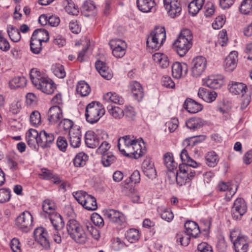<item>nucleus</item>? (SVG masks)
I'll return each mask as SVG.
<instances>
[{"instance_id":"nucleus-39","label":"nucleus","mask_w":252,"mask_h":252,"mask_svg":"<svg viewBox=\"0 0 252 252\" xmlns=\"http://www.w3.org/2000/svg\"><path fill=\"white\" fill-rule=\"evenodd\" d=\"M82 206L86 210L94 211L97 209V203L96 199L93 196L88 195Z\"/></svg>"},{"instance_id":"nucleus-2","label":"nucleus","mask_w":252,"mask_h":252,"mask_svg":"<svg viewBox=\"0 0 252 252\" xmlns=\"http://www.w3.org/2000/svg\"><path fill=\"white\" fill-rule=\"evenodd\" d=\"M192 34L189 29L183 30L173 43V48L180 56H185L192 46Z\"/></svg>"},{"instance_id":"nucleus-13","label":"nucleus","mask_w":252,"mask_h":252,"mask_svg":"<svg viewBox=\"0 0 252 252\" xmlns=\"http://www.w3.org/2000/svg\"><path fill=\"white\" fill-rule=\"evenodd\" d=\"M112 54L117 58L123 57L126 53V43L119 39L112 40L109 43Z\"/></svg>"},{"instance_id":"nucleus-8","label":"nucleus","mask_w":252,"mask_h":252,"mask_svg":"<svg viewBox=\"0 0 252 252\" xmlns=\"http://www.w3.org/2000/svg\"><path fill=\"white\" fill-rule=\"evenodd\" d=\"M34 236L35 241L45 249H48L50 247L49 238L47 230L39 227L34 230Z\"/></svg>"},{"instance_id":"nucleus-7","label":"nucleus","mask_w":252,"mask_h":252,"mask_svg":"<svg viewBox=\"0 0 252 252\" xmlns=\"http://www.w3.org/2000/svg\"><path fill=\"white\" fill-rule=\"evenodd\" d=\"M32 223V217L28 211L21 213L17 218L15 224L23 232H27L30 230Z\"/></svg>"},{"instance_id":"nucleus-33","label":"nucleus","mask_w":252,"mask_h":252,"mask_svg":"<svg viewBox=\"0 0 252 252\" xmlns=\"http://www.w3.org/2000/svg\"><path fill=\"white\" fill-rule=\"evenodd\" d=\"M27 80L23 76L15 77L9 82V86L11 89L22 88L26 86Z\"/></svg>"},{"instance_id":"nucleus-19","label":"nucleus","mask_w":252,"mask_h":252,"mask_svg":"<svg viewBox=\"0 0 252 252\" xmlns=\"http://www.w3.org/2000/svg\"><path fill=\"white\" fill-rule=\"evenodd\" d=\"M237 55V52L233 51L231 52L229 55L225 58L224 66L226 71H231L235 68L238 61Z\"/></svg>"},{"instance_id":"nucleus-4","label":"nucleus","mask_w":252,"mask_h":252,"mask_svg":"<svg viewBox=\"0 0 252 252\" xmlns=\"http://www.w3.org/2000/svg\"><path fill=\"white\" fill-rule=\"evenodd\" d=\"M49 39V32L47 30L42 29L35 30L31 38L30 48L31 51L35 54H39L42 49V42H46Z\"/></svg>"},{"instance_id":"nucleus-32","label":"nucleus","mask_w":252,"mask_h":252,"mask_svg":"<svg viewBox=\"0 0 252 252\" xmlns=\"http://www.w3.org/2000/svg\"><path fill=\"white\" fill-rule=\"evenodd\" d=\"M205 158L206 164L211 167L216 166L219 161V156L214 151L208 152L205 156Z\"/></svg>"},{"instance_id":"nucleus-45","label":"nucleus","mask_w":252,"mask_h":252,"mask_svg":"<svg viewBox=\"0 0 252 252\" xmlns=\"http://www.w3.org/2000/svg\"><path fill=\"white\" fill-rule=\"evenodd\" d=\"M239 10L241 13L245 15L252 14V0H244Z\"/></svg>"},{"instance_id":"nucleus-6","label":"nucleus","mask_w":252,"mask_h":252,"mask_svg":"<svg viewBox=\"0 0 252 252\" xmlns=\"http://www.w3.org/2000/svg\"><path fill=\"white\" fill-rule=\"evenodd\" d=\"M166 38L164 28H156L152 31L147 38V46L152 50H158Z\"/></svg>"},{"instance_id":"nucleus-23","label":"nucleus","mask_w":252,"mask_h":252,"mask_svg":"<svg viewBox=\"0 0 252 252\" xmlns=\"http://www.w3.org/2000/svg\"><path fill=\"white\" fill-rule=\"evenodd\" d=\"M95 68L100 75L104 78L110 80L113 77L111 70L109 69L104 62L97 61L95 63Z\"/></svg>"},{"instance_id":"nucleus-25","label":"nucleus","mask_w":252,"mask_h":252,"mask_svg":"<svg viewBox=\"0 0 252 252\" xmlns=\"http://www.w3.org/2000/svg\"><path fill=\"white\" fill-rule=\"evenodd\" d=\"M185 109L190 113H196L202 110V105L191 98L187 99L184 103Z\"/></svg>"},{"instance_id":"nucleus-44","label":"nucleus","mask_w":252,"mask_h":252,"mask_svg":"<svg viewBox=\"0 0 252 252\" xmlns=\"http://www.w3.org/2000/svg\"><path fill=\"white\" fill-rule=\"evenodd\" d=\"M206 138L205 135H197L193 136L189 138H187L184 141V144L186 147H193L198 143L204 141Z\"/></svg>"},{"instance_id":"nucleus-42","label":"nucleus","mask_w":252,"mask_h":252,"mask_svg":"<svg viewBox=\"0 0 252 252\" xmlns=\"http://www.w3.org/2000/svg\"><path fill=\"white\" fill-rule=\"evenodd\" d=\"M7 32L10 39L14 42H18L21 38V34L19 30L12 25H8Z\"/></svg>"},{"instance_id":"nucleus-58","label":"nucleus","mask_w":252,"mask_h":252,"mask_svg":"<svg viewBox=\"0 0 252 252\" xmlns=\"http://www.w3.org/2000/svg\"><path fill=\"white\" fill-rule=\"evenodd\" d=\"M54 74L60 78L65 77L66 73L64 71V67L60 64H56L53 69Z\"/></svg>"},{"instance_id":"nucleus-36","label":"nucleus","mask_w":252,"mask_h":252,"mask_svg":"<svg viewBox=\"0 0 252 252\" xmlns=\"http://www.w3.org/2000/svg\"><path fill=\"white\" fill-rule=\"evenodd\" d=\"M233 246L236 252H247L249 244L247 237L240 239L239 241L234 243Z\"/></svg>"},{"instance_id":"nucleus-34","label":"nucleus","mask_w":252,"mask_h":252,"mask_svg":"<svg viewBox=\"0 0 252 252\" xmlns=\"http://www.w3.org/2000/svg\"><path fill=\"white\" fill-rule=\"evenodd\" d=\"M76 91L81 96H86L90 93L91 88L86 82L81 81L76 86Z\"/></svg>"},{"instance_id":"nucleus-3","label":"nucleus","mask_w":252,"mask_h":252,"mask_svg":"<svg viewBox=\"0 0 252 252\" xmlns=\"http://www.w3.org/2000/svg\"><path fill=\"white\" fill-rule=\"evenodd\" d=\"M67 233L76 242L84 244L87 240L86 234L80 223L74 219L70 220L66 225Z\"/></svg>"},{"instance_id":"nucleus-38","label":"nucleus","mask_w":252,"mask_h":252,"mask_svg":"<svg viewBox=\"0 0 252 252\" xmlns=\"http://www.w3.org/2000/svg\"><path fill=\"white\" fill-rule=\"evenodd\" d=\"M64 9L68 14L72 15H77L79 13V9L72 0H64L63 1Z\"/></svg>"},{"instance_id":"nucleus-1","label":"nucleus","mask_w":252,"mask_h":252,"mask_svg":"<svg viewBox=\"0 0 252 252\" xmlns=\"http://www.w3.org/2000/svg\"><path fill=\"white\" fill-rule=\"evenodd\" d=\"M143 147L137 140L130 135H126L119 139L118 148L123 155L137 159L146 152L145 143L142 141Z\"/></svg>"},{"instance_id":"nucleus-37","label":"nucleus","mask_w":252,"mask_h":252,"mask_svg":"<svg viewBox=\"0 0 252 252\" xmlns=\"http://www.w3.org/2000/svg\"><path fill=\"white\" fill-rule=\"evenodd\" d=\"M186 126L190 129L195 130L200 128L203 125L202 119L199 118H192L186 122Z\"/></svg>"},{"instance_id":"nucleus-62","label":"nucleus","mask_w":252,"mask_h":252,"mask_svg":"<svg viewBox=\"0 0 252 252\" xmlns=\"http://www.w3.org/2000/svg\"><path fill=\"white\" fill-rule=\"evenodd\" d=\"M225 22V20L223 16H219L216 18L215 22L212 23V27L214 29H219L223 26Z\"/></svg>"},{"instance_id":"nucleus-31","label":"nucleus","mask_w":252,"mask_h":252,"mask_svg":"<svg viewBox=\"0 0 252 252\" xmlns=\"http://www.w3.org/2000/svg\"><path fill=\"white\" fill-rule=\"evenodd\" d=\"M247 89V86L242 83H233L229 87V91L235 94L243 95Z\"/></svg>"},{"instance_id":"nucleus-35","label":"nucleus","mask_w":252,"mask_h":252,"mask_svg":"<svg viewBox=\"0 0 252 252\" xmlns=\"http://www.w3.org/2000/svg\"><path fill=\"white\" fill-rule=\"evenodd\" d=\"M103 98L107 101H110L120 105L124 104V100L123 97L115 92H108L106 93L104 95Z\"/></svg>"},{"instance_id":"nucleus-30","label":"nucleus","mask_w":252,"mask_h":252,"mask_svg":"<svg viewBox=\"0 0 252 252\" xmlns=\"http://www.w3.org/2000/svg\"><path fill=\"white\" fill-rule=\"evenodd\" d=\"M205 0H193L188 5L189 12L192 16H195L202 7Z\"/></svg>"},{"instance_id":"nucleus-9","label":"nucleus","mask_w":252,"mask_h":252,"mask_svg":"<svg viewBox=\"0 0 252 252\" xmlns=\"http://www.w3.org/2000/svg\"><path fill=\"white\" fill-rule=\"evenodd\" d=\"M163 4L167 14L171 18H174L180 14L182 7L178 0H163Z\"/></svg>"},{"instance_id":"nucleus-14","label":"nucleus","mask_w":252,"mask_h":252,"mask_svg":"<svg viewBox=\"0 0 252 252\" xmlns=\"http://www.w3.org/2000/svg\"><path fill=\"white\" fill-rule=\"evenodd\" d=\"M103 213L105 218L114 223L122 225L123 223L125 222L124 215L117 210L114 209H106L104 210Z\"/></svg>"},{"instance_id":"nucleus-63","label":"nucleus","mask_w":252,"mask_h":252,"mask_svg":"<svg viewBox=\"0 0 252 252\" xmlns=\"http://www.w3.org/2000/svg\"><path fill=\"white\" fill-rule=\"evenodd\" d=\"M95 5L93 1L91 0H86L85 1L82 6V10L84 12H91L94 10Z\"/></svg>"},{"instance_id":"nucleus-48","label":"nucleus","mask_w":252,"mask_h":252,"mask_svg":"<svg viewBox=\"0 0 252 252\" xmlns=\"http://www.w3.org/2000/svg\"><path fill=\"white\" fill-rule=\"evenodd\" d=\"M30 76L32 83L34 86L37 85L44 78L41 76V73L37 68H32L31 70Z\"/></svg>"},{"instance_id":"nucleus-29","label":"nucleus","mask_w":252,"mask_h":252,"mask_svg":"<svg viewBox=\"0 0 252 252\" xmlns=\"http://www.w3.org/2000/svg\"><path fill=\"white\" fill-rule=\"evenodd\" d=\"M223 84L221 79L216 78L214 76H209L203 80V85L209 88L217 89L220 88Z\"/></svg>"},{"instance_id":"nucleus-47","label":"nucleus","mask_w":252,"mask_h":252,"mask_svg":"<svg viewBox=\"0 0 252 252\" xmlns=\"http://www.w3.org/2000/svg\"><path fill=\"white\" fill-rule=\"evenodd\" d=\"M73 125L74 123L72 120L68 119H63L59 122L58 126L60 129L69 133V131H71V128Z\"/></svg>"},{"instance_id":"nucleus-27","label":"nucleus","mask_w":252,"mask_h":252,"mask_svg":"<svg viewBox=\"0 0 252 252\" xmlns=\"http://www.w3.org/2000/svg\"><path fill=\"white\" fill-rule=\"evenodd\" d=\"M137 6L142 12H149L155 7L156 3L154 0H137Z\"/></svg>"},{"instance_id":"nucleus-59","label":"nucleus","mask_w":252,"mask_h":252,"mask_svg":"<svg viewBox=\"0 0 252 252\" xmlns=\"http://www.w3.org/2000/svg\"><path fill=\"white\" fill-rule=\"evenodd\" d=\"M229 237L233 244L236 242L239 241L240 239L246 237V236L240 234V232L238 229H234L231 231L230 233Z\"/></svg>"},{"instance_id":"nucleus-21","label":"nucleus","mask_w":252,"mask_h":252,"mask_svg":"<svg viewBox=\"0 0 252 252\" xmlns=\"http://www.w3.org/2000/svg\"><path fill=\"white\" fill-rule=\"evenodd\" d=\"M129 89L133 98L140 101L144 96V92L141 85L136 81H132L129 85Z\"/></svg>"},{"instance_id":"nucleus-17","label":"nucleus","mask_w":252,"mask_h":252,"mask_svg":"<svg viewBox=\"0 0 252 252\" xmlns=\"http://www.w3.org/2000/svg\"><path fill=\"white\" fill-rule=\"evenodd\" d=\"M38 89L47 94H52L56 89L55 84L51 80L43 78L42 81L35 86Z\"/></svg>"},{"instance_id":"nucleus-50","label":"nucleus","mask_w":252,"mask_h":252,"mask_svg":"<svg viewBox=\"0 0 252 252\" xmlns=\"http://www.w3.org/2000/svg\"><path fill=\"white\" fill-rule=\"evenodd\" d=\"M126 237L130 243H134L139 238V231L136 229H130L126 232Z\"/></svg>"},{"instance_id":"nucleus-16","label":"nucleus","mask_w":252,"mask_h":252,"mask_svg":"<svg viewBox=\"0 0 252 252\" xmlns=\"http://www.w3.org/2000/svg\"><path fill=\"white\" fill-rule=\"evenodd\" d=\"M188 70V65L186 63L175 62L172 65V74L173 77L176 79L185 76Z\"/></svg>"},{"instance_id":"nucleus-53","label":"nucleus","mask_w":252,"mask_h":252,"mask_svg":"<svg viewBox=\"0 0 252 252\" xmlns=\"http://www.w3.org/2000/svg\"><path fill=\"white\" fill-rule=\"evenodd\" d=\"M99 147L96 150V152L98 154L104 155V154L107 153V152L110 148V145L107 141L104 140V137L101 136L100 144Z\"/></svg>"},{"instance_id":"nucleus-49","label":"nucleus","mask_w":252,"mask_h":252,"mask_svg":"<svg viewBox=\"0 0 252 252\" xmlns=\"http://www.w3.org/2000/svg\"><path fill=\"white\" fill-rule=\"evenodd\" d=\"M116 157L111 153H106L102 155L101 163L105 167H108L115 162Z\"/></svg>"},{"instance_id":"nucleus-24","label":"nucleus","mask_w":252,"mask_h":252,"mask_svg":"<svg viewBox=\"0 0 252 252\" xmlns=\"http://www.w3.org/2000/svg\"><path fill=\"white\" fill-rule=\"evenodd\" d=\"M70 145L73 148L79 147L81 144V133L79 128H72L68 133Z\"/></svg>"},{"instance_id":"nucleus-28","label":"nucleus","mask_w":252,"mask_h":252,"mask_svg":"<svg viewBox=\"0 0 252 252\" xmlns=\"http://www.w3.org/2000/svg\"><path fill=\"white\" fill-rule=\"evenodd\" d=\"M198 95L199 97L207 102H212L215 100L217 94L214 91H210L205 88H200L198 91Z\"/></svg>"},{"instance_id":"nucleus-26","label":"nucleus","mask_w":252,"mask_h":252,"mask_svg":"<svg viewBox=\"0 0 252 252\" xmlns=\"http://www.w3.org/2000/svg\"><path fill=\"white\" fill-rule=\"evenodd\" d=\"M49 219L55 230H60L64 226L62 216L57 212H49Z\"/></svg>"},{"instance_id":"nucleus-15","label":"nucleus","mask_w":252,"mask_h":252,"mask_svg":"<svg viewBox=\"0 0 252 252\" xmlns=\"http://www.w3.org/2000/svg\"><path fill=\"white\" fill-rule=\"evenodd\" d=\"M63 117V111L59 106H53L48 110L47 119L49 123L51 125H55L59 122Z\"/></svg>"},{"instance_id":"nucleus-61","label":"nucleus","mask_w":252,"mask_h":252,"mask_svg":"<svg viewBox=\"0 0 252 252\" xmlns=\"http://www.w3.org/2000/svg\"><path fill=\"white\" fill-rule=\"evenodd\" d=\"M195 252H213L212 247L205 242L198 245Z\"/></svg>"},{"instance_id":"nucleus-40","label":"nucleus","mask_w":252,"mask_h":252,"mask_svg":"<svg viewBox=\"0 0 252 252\" xmlns=\"http://www.w3.org/2000/svg\"><path fill=\"white\" fill-rule=\"evenodd\" d=\"M88 156L84 153L77 154L73 159V163L76 167H82L86 165Z\"/></svg>"},{"instance_id":"nucleus-57","label":"nucleus","mask_w":252,"mask_h":252,"mask_svg":"<svg viewBox=\"0 0 252 252\" xmlns=\"http://www.w3.org/2000/svg\"><path fill=\"white\" fill-rule=\"evenodd\" d=\"M10 190L8 189H0V202L4 203L10 199Z\"/></svg>"},{"instance_id":"nucleus-41","label":"nucleus","mask_w":252,"mask_h":252,"mask_svg":"<svg viewBox=\"0 0 252 252\" xmlns=\"http://www.w3.org/2000/svg\"><path fill=\"white\" fill-rule=\"evenodd\" d=\"M39 176L42 179L45 180L54 179L55 184L59 183L61 182L58 177L54 175L51 170L46 168H42L41 169V173L39 174Z\"/></svg>"},{"instance_id":"nucleus-5","label":"nucleus","mask_w":252,"mask_h":252,"mask_svg":"<svg viewBox=\"0 0 252 252\" xmlns=\"http://www.w3.org/2000/svg\"><path fill=\"white\" fill-rule=\"evenodd\" d=\"M104 114L105 110L98 102L93 101L89 103L86 107V119L90 124L98 122Z\"/></svg>"},{"instance_id":"nucleus-56","label":"nucleus","mask_w":252,"mask_h":252,"mask_svg":"<svg viewBox=\"0 0 252 252\" xmlns=\"http://www.w3.org/2000/svg\"><path fill=\"white\" fill-rule=\"evenodd\" d=\"M86 192L80 190L76 191V192H73V195L76 201L81 205H83V203H84L87 196H88Z\"/></svg>"},{"instance_id":"nucleus-52","label":"nucleus","mask_w":252,"mask_h":252,"mask_svg":"<svg viewBox=\"0 0 252 252\" xmlns=\"http://www.w3.org/2000/svg\"><path fill=\"white\" fill-rule=\"evenodd\" d=\"M167 175L168 179L171 182L176 181L177 184H181L180 179H179V171L176 169H167Z\"/></svg>"},{"instance_id":"nucleus-46","label":"nucleus","mask_w":252,"mask_h":252,"mask_svg":"<svg viewBox=\"0 0 252 252\" xmlns=\"http://www.w3.org/2000/svg\"><path fill=\"white\" fill-rule=\"evenodd\" d=\"M164 162L167 169H176L177 163H176L171 153H167L164 156Z\"/></svg>"},{"instance_id":"nucleus-22","label":"nucleus","mask_w":252,"mask_h":252,"mask_svg":"<svg viewBox=\"0 0 252 252\" xmlns=\"http://www.w3.org/2000/svg\"><path fill=\"white\" fill-rule=\"evenodd\" d=\"M185 233L192 237L197 238L200 234V231L197 223L194 221H187L184 225Z\"/></svg>"},{"instance_id":"nucleus-55","label":"nucleus","mask_w":252,"mask_h":252,"mask_svg":"<svg viewBox=\"0 0 252 252\" xmlns=\"http://www.w3.org/2000/svg\"><path fill=\"white\" fill-rule=\"evenodd\" d=\"M190 236L185 233L177 234L176 236L177 243H180L182 246H187L190 241Z\"/></svg>"},{"instance_id":"nucleus-18","label":"nucleus","mask_w":252,"mask_h":252,"mask_svg":"<svg viewBox=\"0 0 252 252\" xmlns=\"http://www.w3.org/2000/svg\"><path fill=\"white\" fill-rule=\"evenodd\" d=\"M101 135H96L91 131H88L85 134V144L90 148H95L100 144Z\"/></svg>"},{"instance_id":"nucleus-51","label":"nucleus","mask_w":252,"mask_h":252,"mask_svg":"<svg viewBox=\"0 0 252 252\" xmlns=\"http://www.w3.org/2000/svg\"><path fill=\"white\" fill-rule=\"evenodd\" d=\"M56 207L54 202L50 199H46L43 202V210L44 212L48 214L49 215L50 212L51 213L55 212Z\"/></svg>"},{"instance_id":"nucleus-10","label":"nucleus","mask_w":252,"mask_h":252,"mask_svg":"<svg viewBox=\"0 0 252 252\" xmlns=\"http://www.w3.org/2000/svg\"><path fill=\"white\" fill-rule=\"evenodd\" d=\"M247 209V205L244 200L241 198H237L235 200L231 209L232 218L235 220H240L246 213Z\"/></svg>"},{"instance_id":"nucleus-54","label":"nucleus","mask_w":252,"mask_h":252,"mask_svg":"<svg viewBox=\"0 0 252 252\" xmlns=\"http://www.w3.org/2000/svg\"><path fill=\"white\" fill-rule=\"evenodd\" d=\"M30 123L32 126H37L41 123V116L37 111H33L30 115Z\"/></svg>"},{"instance_id":"nucleus-64","label":"nucleus","mask_w":252,"mask_h":252,"mask_svg":"<svg viewBox=\"0 0 252 252\" xmlns=\"http://www.w3.org/2000/svg\"><path fill=\"white\" fill-rule=\"evenodd\" d=\"M124 111V115L129 120H133L135 116V112L133 107L130 106H126Z\"/></svg>"},{"instance_id":"nucleus-60","label":"nucleus","mask_w":252,"mask_h":252,"mask_svg":"<svg viewBox=\"0 0 252 252\" xmlns=\"http://www.w3.org/2000/svg\"><path fill=\"white\" fill-rule=\"evenodd\" d=\"M160 217L165 220L169 222L173 220L174 216L172 211L168 208H165L160 214Z\"/></svg>"},{"instance_id":"nucleus-43","label":"nucleus","mask_w":252,"mask_h":252,"mask_svg":"<svg viewBox=\"0 0 252 252\" xmlns=\"http://www.w3.org/2000/svg\"><path fill=\"white\" fill-rule=\"evenodd\" d=\"M107 109L109 113L115 119H120L124 116V111L119 107L108 106Z\"/></svg>"},{"instance_id":"nucleus-11","label":"nucleus","mask_w":252,"mask_h":252,"mask_svg":"<svg viewBox=\"0 0 252 252\" xmlns=\"http://www.w3.org/2000/svg\"><path fill=\"white\" fill-rule=\"evenodd\" d=\"M191 75L194 77L200 76L204 71L207 64L205 58L202 56L196 57L192 61Z\"/></svg>"},{"instance_id":"nucleus-12","label":"nucleus","mask_w":252,"mask_h":252,"mask_svg":"<svg viewBox=\"0 0 252 252\" xmlns=\"http://www.w3.org/2000/svg\"><path fill=\"white\" fill-rule=\"evenodd\" d=\"M179 179L181 185L189 182L195 176L196 173L194 169L188 165L180 164L179 166Z\"/></svg>"},{"instance_id":"nucleus-20","label":"nucleus","mask_w":252,"mask_h":252,"mask_svg":"<svg viewBox=\"0 0 252 252\" xmlns=\"http://www.w3.org/2000/svg\"><path fill=\"white\" fill-rule=\"evenodd\" d=\"M38 145L42 148L50 147L54 140V136L51 133H47L45 130L40 131L39 135Z\"/></svg>"}]
</instances>
